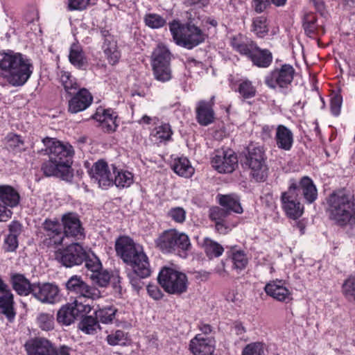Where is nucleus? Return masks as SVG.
Wrapping results in <instances>:
<instances>
[{"instance_id":"nucleus-1","label":"nucleus","mask_w":355,"mask_h":355,"mask_svg":"<svg viewBox=\"0 0 355 355\" xmlns=\"http://www.w3.org/2000/svg\"><path fill=\"white\" fill-rule=\"evenodd\" d=\"M1 75L13 87L25 85L31 78L34 67L30 58L12 51L0 52Z\"/></svg>"},{"instance_id":"nucleus-47","label":"nucleus","mask_w":355,"mask_h":355,"mask_svg":"<svg viewBox=\"0 0 355 355\" xmlns=\"http://www.w3.org/2000/svg\"><path fill=\"white\" fill-rule=\"evenodd\" d=\"M241 355H267L266 344L263 342H252L246 345Z\"/></svg>"},{"instance_id":"nucleus-6","label":"nucleus","mask_w":355,"mask_h":355,"mask_svg":"<svg viewBox=\"0 0 355 355\" xmlns=\"http://www.w3.org/2000/svg\"><path fill=\"white\" fill-rule=\"evenodd\" d=\"M264 146L249 144L243 152L242 166L249 171V176L256 182H264L269 174Z\"/></svg>"},{"instance_id":"nucleus-49","label":"nucleus","mask_w":355,"mask_h":355,"mask_svg":"<svg viewBox=\"0 0 355 355\" xmlns=\"http://www.w3.org/2000/svg\"><path fill=\"white\" fill-rule=\"evenodd\" d=\"M89 300V298L80 299V297H75L73 302L70 303L72 304V307L77 318L83 317V314L89 313L91 311L92 306L88 303Z\"/></svg>"},{"instance_id":"nucleus-64","label":"nucleus","mask_w":355,"mask_h":355,"mask_svg":"<svg viewBox=\"0 0 355 355\" xmlns=\"http://www.w3.org/2000/svg\"><path fill=\"white\" fill-rule=\"evenodd\" d=\"M252 8L258 14L263 12L270 6V0H252Z\"/></svg>"},{"instance_id":"nucleus-60","label":"nucleus","mask_w":355,"mask_h":355,"mask_svg":"<svg viewBox=\"0 0 355 355\" xmlns=\"http://www.w3.org/2000/svg\"><path fill=\"white\" fill-rule=\"evenodd\" d=\"M128 277L129 279V282L135 291H139L141 288H142L144 286V282H142V279H145L146 277H140L137 272L132 270L128 274Z\"/></svg>"},{"instance_id":"nucleus-14","label":"nucleus","mask_w":355,"mask_h":355,"mask_svg":"<svg viewBox=\"0 0 355 355\" xmlns=\"http://www.w3.org/2000/svg\"><path fill=\"white\" fill-rule=\"evenodd\" d=\"M212 166L220 173H231L238 167V157L231 148L215 150L211 158Z\"/></svg>"},{"instance_id":"nucleus-42","label":"nucleus","mask_w":355,"mask_h":355,"mask_svg":"<svg viewBox=\"0 0 355 355\" xmlns=\"http://www.w3.org/2000/svg\"><path fill=\"white\" fill-rule=\"evenodd\" d=\"M230 253V259L232 263V268L237 272L244 270L248 263V259L244 251L233 249Z\"/></svg>"},{"instance_id":"nucleus-8","label":"nucleus","mask_w":355,"mask_h":355,"mask_svg":"<svg viewBox=\"0 0 355 355\" xmlns=\"http://www.w3.org/2000/svg\"><path fill=\"white\" fill-rule=\"evenodd\" d=\"M45 146L46 154L54 162L59 163L60 166L65 168L64 175L66 179H73V170L71 168L72 157L74 150L70 144H64L55 139L46 137L42 139Z\"/></svg>"},{"instance_id":"nucleus-57","label":"nucleus","mask_w":355,"mask_h":355,"mask_svg":"<svg viewBox=\"0 0 355 355\" xmlns=\"http://www.w3.org/2000/svg\"><path fill=\"white\" fill-rule=\"evenodd\" d=\"M42 228L44 233H58V232H62V229L58 220L55 218L53 220L46 218L42 223Z\"/></svg>"},{"instance_id":"nucleus-45","label":"nucleus","mask_w":355,"mask_h":355,"mask_svg":"<svg viewBox=\"0 0 355 355\" xmlns=\"http://www.w3.org/2000/svg\"><path fill=\"white\" fill-rule=\"evenodd\" d=\"M35 322L42 331H50L54 329L55 318L51 313H40L36 317Z\"/></svg>"},{"instance_id":"nucleus-34","label":"nucleus","mask_w":355,"mask_h":355,"mask_svg":"<svg viewBox=\"0 0 355 355\" xmlns=\"http://www.w3.org/2000/svg\"><path fill=\"white\" fill-rule=\"evenodd\" d=\"M171 168L177 175L185 178H191L195 172V169L191 166L189 159L186 157L175 158Z\"/></svg>"},{"instance_id":"nucleus-33","label":"nucleus","mask_w":355,"mask_h":355,"mask_svg":"<svg viewBox=\"0 0 355 355\" xmlns=\"http://www.w3.org/2000/svg\"><path fill=\"white\" fill-rule=\"evenodd\" d=\"M7 148L15 155H20L27 150L23 137L14 132H8L5 137Z\"/></svg>"},{"instance_id":"nucleus-16","label":"nucleus","mask_w":355,"mask_h":355,"mask_svg":"<svg viewBox=\"0 0 355 355\" xmlns=\"http://www.w3.org/2000/svg\"><path fill=\"white\" fill-rule=\"evenodd\" d=\"M69 293L76 295L75 297L89 298L94 300L101 297V291L85 283L80 276H71L65 284Z\"/></svg>"},{"instance_id":"nucleus-7","label":"nucleus","mask_w":355,"mask_h":355,"mask_svg":"<svg viewBox=\"0 0 355 355\" xmlns=\"http://www.w3.org/2000/svg\"><path fill=\"white\" fill-rule=\"evenodd\" d=\"M169 30L175 43L189 50L204 43L207 37L205 31L191 21L181 23L174 19L169 23Z\"/></svg>"},{"instance_id":"nucleus-21","label":"nucleus","mask_w":355,"mask_h":355,"mask_svg":"<svg viewBox=\"0 0 355 355\" xmlns=\"http://www.w3.org/2000/svg\"><path fill=\"white\" fill-rule=\"evenodd\" d=\"M56 345L44 337H35L27 340L24 348L27 355H55Z\"/></svg>"},{"instance_id":"nucleus-11","label":"nucleus","mask_w":355,"mask_h":355,"mask_svg":"<svg viewBox=\"0 0 355 355\" xmlns=\"http://www.w3.org/2000/svg\"><path fill=\"white\" fill-rule=\"evenodd\" d=\"M295 69L290 64L275 67L264 76V84L270 89L287 90L292 85Z\"/></svg>"},{"instance_id":"nucleus-20","label":"nucleus","mask_w":355,"mask_h":355,"mask_svg":"<svg viewBox=\"0 0 355 355\" xmlns=\"http://www.w3.org/2000/svg\"><path fill=\"white\" fill-rule=\"evenodd\" d=\"M215 105V96H212L209 101H199L195 108L196 120L201 126H208L216 120V113L214 109Z\"/></svg>"},{"instance_id":"nucleus-32","label":"nucleus","mask_w":355,"mask_h":355,"mask_svg":"<svg viewBox=\"0 0 355 355\" xmlns=\"http://www.w3.org/2000/svg\"><path fill=\"white\" fill-rule=\"evenodd\" d=\"M69 60L70 63L78 69H85L87 66V57L83 47L77 43H73L70 46Z\"/></svg>"},{"instance_id":"nucleus-63","label":"nucleus","mask_w":355,"mask_h":355,"mask_svg":"<svg viewBox=\"0 0 355 355\" xmlns=\"http://www.w3.org/2000/svg\"><path fill=\"white\" fill-rule=\"evenodd\" d=\"M8 234L15 236L18 239L23 232V225L19 221L14 220L8 225Z\"/></svg>"},{"instance_id":"nucleus-26","label":"nucleus","mask_w":355,"mask_h":355,"mask_svg":"<svg viewBox=\"0 0 355 355\" xmlns=\"http://www.w3.org/2000/svg\"><path fill=\"white\" fill-rule=\"evenodd\" d=\"M214 339L196 334L189 342V349L193 355H213L215 346Z\"/></svg>"},{"instance_id":"nucleus-28","label":"nucleus","mask_w":355,"mask_h":355,"mask_svg":"<svg viewBox=\"0 0 355 355\" xmlns=\"http://www.w3.org/2000/svg\"><path fill=\"white\" fill-rule=\"evenodd\" d=\"M302 27L306 36L315 38L325 33L324 28L318 24V18L313 12H308L302 18Z\"/></svg>"},{"instance_id":"nucleus-30","label":"nucleus","mask_w":355,"mask_h":355,"mask_svg":"<svg viewBox=\"0 0 355 355\" xmlns=\"http://www.w3.org/2000/svg\"><path fill=\"white\" fill-rule=\"evenodd\" d=\"M21 200L19 191L12 186L9 184L0 185V202L12 209L17 207Z\"/></svg>"},{"instance_id":"nucleus-3","label":"nucleus","mask_w":355,"mask_h":355,"mask_svg":"<svg viewBox=\"0 0 355 355\" xmlns=\"http://www.w3.org/2000/svg\"><path fill=\"white\" fill-rule=\"evenodd\" d=\"M115 250L123 262L140 277L150 276L152 271L148 257L143 247L137 245L132 239L128 236H119L115 243Z\"/></svg>"},{"instance_id":"nucleus-56","label":"nucleus","mask_w":355,"mask_h":355,"mask_svg":"<svg viewBox=\"0 0 355 355\" xmlns=\"http://www.w3.org/2000/svg\"><path fill=\"white\" fill-rule=\"evenodd\" d=\"M84 261L86 268L92 273L96 272L100 269H102V263L94 254H89L86 252V259Z\"/></svg>"},{"instance_id":"nucleus-24","label":"nucleus","mask_w":355,"mask_h":355,"mask_svg":"<svg viewBox=\"0 0 355 355\" xmlns=\"http://www.w3.org/2000/svg\"><path fill=\"white\" fill-rule=\"evenodd\" d=\"M33 296L45 304H54L59 300L58 287L51 283H37L33 287Z\"/></svg>"},{"instance_id":"nucleus-36","label":"nucleus","mask_w":355,"mask_h":355,"mask_svg":"<svg viewBox=\"0 0 355 355\" xmlns=\"http://www.w3.org/2000/svg\"><path fill=\"white\" fill-rule=\"evenodd\" d=\"M101 49L110 65H116L119 62L121 54L116 40L102 42Z\"/></svg>"},{"instance_id":"nucleus-40","label":"nucleus","mask_w":355,"mask_h":355,"mask_svg":"<svg viewBox=\"0 0 355 355\" xmlns=\"http://www.w3.org/2000/svg\"><path fill=\"white\" fill-rule=\"evenodd\" d=\"M117 309L113 305L100 307L94 311V314L99 322L103 324H112L115 319Z\"/></svg>"},{"instance_id":"nucleus-13","label":"nucleus","mask_w":355,"mask_h":355,"mask_svg":"<svg viewBox=\"0 0 355 355\" xmlns=\"http://www.w3.org/2000/svg\"><path fill=\"white\" fill-rule=\"evenodd\" d=\"M288 187H295L293 191L295 193L304 199L307 205L314 203L318 199V192L313 180L307 175H304L299 180L291 178L288 180Z\"/></svg>"},{"instance_id":"nucleus-19","label":"nucleus","mask_w":355,"mask_h":355,"mask_svg":"<svg viewBox=\"0 0 355 355\" xmlns=\"http://www.w3.org/2000/svg\"><path fill=\"white\" fill-rule=\"evenodd\" d=\"M67 111L71 114H77L87 110L92 104L94 97L92 93L86 88L79 89L76 92L69 95Z\"/></svg>"},{"instance_id":"nucleus-54","label":"nucleus","mask_w":355,"mask_h":355,"mask_svg":"<svg viewBox=\"0 0 355 355\" xmlns=\"http://www.w3.org/2000/svg\"><path fill=\"white\" fill-rule=\"evenodd\" d=\"M343 104V96L340 92H333L330 96V112L331 114L338 117L341 112Z\"/></svg>"},{"instance_id":"nucleus-62","label":"nucleus","mask_w":355,"mask_h":355,"mask_svg":"<svg viewBox=\"0 0 355 355\" xmlns=\"http://www.w3.org/2000/svg\"><path fill=\"white\" fill-rule=\"evenodd\" d=\"M90 0H68V10H84L89 6Z\"/></svg>"},{"instance_id":"nucleus-29","label":"nucleus","mask_w":355,"mask_h":355,"mask_svg":"<svg viewBox=\"0 0 355 355\" xmlns=\"http://www.w3.org/2000/svg\"><path fill=\"white\" fill-rule=\"evenodd\" d=\"M10 284L13 290L20 296L33 295L35 283H31L24 275L21 273H12L10 275Z\"/></svg>"},{"instance_id":"nucleus-37","label":"nucleus","mask_w":355,"mask_h":355,"mask_svg":"<svg viewBox=\"0 0 355 355\" xmlns=\"http://www.w3.org/2000/svg\"><path fill=\"white\" fill-rule=\"evenodd\" d=\"M114 179H113V185L114 184L119 189L129 187L133 183L134 175L128 171L119 170L112 165Z\"/></svg>"},{"instance_id":"nucleus-41","label":"nucleus","mask_w":355,"mask_h":355,"mask_svg":"<svg viewBox=\"0 0 355 355\" xmlns=\"http://www.w3.org/2000/svg\"><path fill=\"white\" fill-rule=\"evenodd\" d=\"M251 31L259 38H263L269 32L268 19L265 16L254 17L251 26Z\"/></svg>"},{"instance_id":"nucleus-23","label":"nucleus","mask_w":355,"mask_h":355,"mask_svg":"<svg viewBox=\"0 0 355 355\" xmlns=\"http://www.w3.org/2000/svg\"><path fill=\"white\" fill-rule=\"evenodd\" d=\"M91 118L99 123V126L105 132H114L119 126L116 123L117 113L111 108L104 109L99 107Z\"/></svg>"},{"instance_id":"nucleus-55","label":"nucleus","mask_w":355,"mask_h":355,"mask_svg":"<svg viewBox=\"0 0 355 355\" xmlns=\"http://www.w3.org/2000/svg\"><path fill=\"white\" fill-rule=\"evenodd\" d=\"M173 131L168 123H164L157 127L153 133V135L157 137L160 142L163 141H168L171 138Z\"/></svg>"},{"instance_id":"nucleus-5","label":"nucleus","mask_w":355,"mask_h":355,"mask_svg":"<svg viewBox=\"0 0 355 355\" xmlns=\"http://www.w3.org/2000/svg\"><path fill=\"white\" fill-rule=\"evenodd\" d=\"M230 46L258 68L267 69L272 63L273 55L270 49L259 47L257 42L241 33L231 38Z\"/></svg>"},{"instance_id":"nucleus-38","label":"nucleus","mask_w":355,"mask_h":355,"mask_svg":"<svg viewBox=\"0 0 355 355\" xmlns=\"http://www.w3.org/2000/svg\"><path fill=\"white\" fill-rule=\"evenodd\" d=\"M76 318L77 316L70 303L62 306L57 313V322L62 325L69 326L73 323Z\"/></svg>"},{"instance_id":"nucleus-4","label":"nucleus","mask_w":355,"mask_h":355,"mask_svg":"<svg viewBox=\"0 0 355 355\" xmlns=\"http://www.w3.org/2000/svg\"><path fill=\"white\" fill-rule=\"evenodd\" d=\"M155 248L162 254L187 259L192 250L189 236L175 228L164 230L154 240Z\"/></svg>"},{"instance_id":"nucleus-18","label":"nucleus","mask_w":355,"mask_h":355,"mask_svg":"<svg viewBox=\"0 0 355 355\" xmlns=\"http://www.w3.org/2000/svg\"><path fill=\"white\" fill-rule=\"evenodd\" d=\"M61 223L63 227L62 233L64 236L75 241L85 239V229L78 214L67 212L63 214L61 217Z\"/></svg>"},{"instance_id":"nucleus-31","label":"nucleus","mask_w":355,"mask_h":355,"mask_svg":"<svg viewBox=\"0 0 355 355\" xmlns=\"http://www.w3.org/2000/svg\"><path fill=\"white\" fill-rule=\"evenodd\" d=\"M218 199V203L222 207L221 208L227 210L230 214L231 211L241 214L243 210L240 203L239 197L234 194H219L217 196Z\"/></svg>"},{"instance_id":"nucleus-9","label":"nucleus","mask_w":355,"mask_h":355,"mask_svg":"<svg viewBox=\"0 0 355 355\" xmlns=\"http://www.w3.org/2000/svg\"><path fill=\"white\" fill-rule=\"evenodd\" d=\"M172 58L173 54L164 43H159L154 49L151 55V66L155 80L166 83L172 79Z\"/></svg>"},{"instance_id":"nucleus-35","label":"nucleus","mask_w":355,"mask_h":355,"mask_svg":"<svg viewBox=\"0 0 355 355\" xmlns=\"http://www.w3.org/2000/svg\"><path fill=\"white\" fill-rule=\"evenodd\" d=\"M41 171L46 177H57L67 182H71L73 179H66L64 175L65 168L60 166V164L54 162L53 159L44 162L41 165Z\"/></svg>"},{"instance_id":"nucleus-53","label":"nucleus","mask_w":355,"mask_h":355,"mask_svg":"<svg viewBox=\"0 0 355 355\" xmlns=\"http://www.w3.org/2000/svg\"><path fill=\"white\" fill-rule=\"evenodd\" d=\"M342 292L347 300L355 302V276H350L344 282Z\"/></svg>"},{"instance_id":"nucleus-15","label":"nucleus","mask_w":355,"mask_h":355,"mask_svg":"<svg viewBox=\"0 0 355 355\" xmlns=\"http://www.w3.org/2000/svg\"><path fill=\"white\" fill-rule=\"evenodd\" d=\"M295 187H288L287 190L281 193L280 202L286 216L296 220L302 216L304 207L300 202V198L293 191Z\"/></svg>"},{"instance_id":"nucleus-48","label":"nucleus","mask_w":355,"mask_h":355,"mask_svg":"<svg viewBox=\"0 0 355 355\" xmlns=\"http://www.w3.org/2000/svg\"><path fill=\"white\" fill-rule=\"evenodd\" d=\"M203 245L205 253L208 257H218L221 256L224 252L223 247L211 239L205 238Z\"/></svg>"},{"instance_id":"nucleus-27","label":"nucleus","mask_w":355,"mask_h":355,"mask_svg":"<svg viewBox=\"0 0 355 355\" xmlns=\"http://www.w3.org/2000/svg\"><path fill=\"white\" fill-rule=\"evenodd\" d=\"M275 141L277 147L282 150L289 151L294 144V135L287 126L280 124L275 129Z\"/></svg>"},{"instance_id":"nucleus-17","label":"nucleus","mask_w":355,"mask_h":355,"mask_svg":"<svg viewBox=\"0 0 355 355\" xmlns=\"http://www.w3.org/2000/svg\"><path fill=\"white\" fill-rule=\"evenodd\" d=\"M91 182L96 184L102 189H107L113 186V178L107 162L98 159L88 170Z\"/></svg>"},{"instance_id":"nucleus-25","label":"nucleus","mask_w":355,"mask_h":355,"mask_svg":"<svg viewBox=\"0 0 355 355\" xmlns=\"http://www.w3.org/2000/svg\"><path fill=\"white\" fill-rule=\"evenodd\" d=\"M286 284L285 280L276 279L270 281L265 285L264 291L267 295L274 300L281 302H286L292 299V293Z\"/></svg>"},{"instance_id":"nucleus-43","label":"nucleus","mask_w":355,"mask_h":355,"mask_svg":"<svg viewBox=\"0 0 355 355\" xmlns=\"http://www.w3.org/2000/svg\"><path fill=\"white\" fill-rule=\"evenodd\" d=\"M60 82L63 86L68 95H71L78 89V84L76 78L71 73L65 71H61L59 73Z\"/></svg>"},{"instance_id":"nucleus-61","label":"nucleus","mask_w":355,"mask_h":355,"mask_svg":"<svg viewBox=\"0 0 355 355\" xmlns=\"http://www.w3.org/2000/svg\"><path fill=\"white\" fill-rule=\"evenodd\" d=\"M97 30L99 31L102 42H109L110 40H116V37L112 33V28L110 26H98Z\"/></svg>"},{"instance_id":"nucleus-39","label":"nucleus","mask_w":355,"mask_h":355,"mask_svg":"<svg viewBox=\"0 0 355 355\" xmlns=\"http://www.w3.org/2000/svg\"><path fill=\"white\" fill-rule=\"evenodd\" d=\"M241 97L244 99L254 98L257 94V88L252 82L248 78L241 79L237 81V88L235 89Z\"/></svg>"},{"instance_id":"nucleus-59","label":"nucleus","mask_w":355,"mask_h":355,"mask_svg":"<svg viewBox=\"0 0 355 355\" xmlns=\"http://www.w3.org/2000/svg\"><path fill=\"white\" fill-rule=\"evenodd\" d=\"M19 246V241L15 236L6 234L3 240V248L5 252H15Z\"/></svg>"},{"instance_id":"nucleus-46","label":"nucleus","mask_w":355,"mask_h":355,"mask_svg":"<svg viewBox=\"0 0 355 355\" xmlns=\"http://www.w3.org/2000/svg\"><path fill=\"white\" fill-rule=\"evenodd\" d=\"M144 22L146 26L152 29L162 28L166 24V20L157 13H146L144 17Z\"/></svg>"},{"instance_id":"nucleus-50","label":"nucleus","mask_w":355,"mask_h":355,"mask_svg":"<svg viewBox=\"0 0 355 355\" xmlns=\"http://www.w3.org/2000/svg\"><path fill=\"white\" fill-rule=\"evenodd\" d=\"M107 343L112 346L125 345L128 341V333L122 330H116L106 337Z\"/></svg>"},{"instance_id":"nucleus-10","label":"nucleus","mask_w":355,"mask_h":355,"mask_svg":"<svg viewBox=\"0 0 355 355\" xmlns=\"http://www.w3.org/2000/svg\"><path fill=\"white\" fill-rule=\"evenodd\" d=\"M157 281L164 291L170 295H180L188 289L187 275L171 267L164 266L160 270Z\"/></svg>"},{"instance_id":"nucleus-58","label":"nucleus","mask_w":355,"mask_h":355,"mask_svg":"<svg viewBox=\"0 0 355 355\" xmlns=\"http://www.w3.org/2000/svg\"><path fill=\"white\" fill-rule=\"evenodd\" d=\"M186 214V211L180 207H173L168 212V217L175 223L180 224L185 221Z\"/></svg>"},{"instance_id":"nucleus-2","label":"nucleus","mask_w":355,"mask_h":355,"mask_svg":"<svg viewBox=\"0 0 355 355\" xmlns=\"http://www.w3.org/2000/svg\"><path fill=\"white\" fill-rule=\"evenodd\" d=\"M329 220L339 227H346L355 221V198L345 188L334 190L327 198Z\"/></svg>"},{"instance_id":"nucleus-44","label":"nucleus","mask_w":355,"mask_h":355,"mask_svg":"<svg viewBox=\"0 0 355 355\" xmlns=\"http://www.w3.org/2000/svg\"><path fill=\"white\" fill-rule=\"evenodd\" d=\"M79 329L87 334H94L96 333L98 329H100L98 320L96 316H83L79 323Z\"/></svg>"},{"instance_id":"nucleus-51","label":"nucleus","mask_w":355,"mask_h":355,"mask_svg":"<svg viewBox=\"0 0 355 355\" xmlns=\"http://www.w3.org/2000/svg\"><path fill=\"white\" fill-rule=\"evenodd\" d=\"M92 282L101 287H106L110 280L111 275L107 270L100 269L98 272L87 274Z\"/></svg>"},{"instance_id":"nucleus-12","label":"nucleus","mask_w":355,"mask_h":355,"mask_svg":"<svg viewBox=\"0 0 355 355\" xmlns=\"http://www.w3.org/2000/svg\"><path fill=\"white\" fill-rule=\"evenodd\" d=\"M55 259L65 267L78 266L86 259V251L78 243H73L55 253Z\"/></svg>"},{"instance_id":"nucleus-22","label":"nucleus","mask_w":355,"mask_h":355,"mask_svg":"<svg viewBox=\"0 0 355 355\" xmlns=\"http://www.w3.org/2000/svg\"><path fill=\"white\" fill-rule=\"evenodd\" d=\"M209 216L215 223V230L220 234H228L236 225V223L230 222L229 211L219 207L211 209Z\"/></svg>"},{"instance_id":"nucleus-52","label":"nucleus","mask_w":355,"mask_h":355,"mask_svg":"<svg viewBox=\"0 0 355 355\" xmlns=\"http://www.w3.org/2000/svg\"><path fill=\"white\" fill-rule=\"evenodd\" d=\"M43 244L48 248H56L62 245L64 236L62 232L58 233H47L44 234Z\"/></svg>"}]
</instances>
